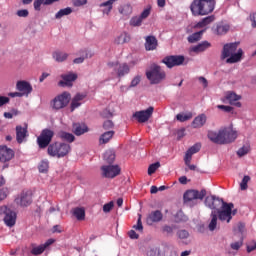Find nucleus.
<instances>
[{
    "mask_svg": "<svg viewBox=\"0 0 256 256\" xmlns=\"http://www.w3.org/2000/svg\"><path fill=\"white\" fill-rule=\"evenodd\" d=\"M205 205L209 207V209H217L219 205H222L221 210L217 211L218 219H220V221H227L230 223L231 219H233V215H237V209L233 210L235 207L233 203H227L215 196L206 197Z\"/></svg>",
    "mask_w": 256,
    "mask_h": 256,
    "instance_id": "f257e3e1",
    "label": "nucleus"
},
{
    "mask_svg": "<svg viewBox=\"0 0 256 256\" xmlns=\"http://www.w3.org/2000/svg\"><path fill=\"white\" fill-rule=\"evenodd\" d=\"M215 0H193L190 11L194 17L209 15L215 11Z\"/></svg>",
    "mask_w": 256,
    "mask_h": 256,
    "instance_id": "f03ea898",
    "label": "nucleus"
},
{
    "mask_svg": "<svg viewBox=\"0 0 256 256\" xmlns=\"http://www.w3.org/2000/svg\"><path fill=\"white\" fill-rule=\"evenodd\" d=\"M237 47H239V43H230L224 45L221 60L224 61V59H226V63L228 64L239 63L243 57V50L238 49L237 51Z\"/></svg>",
    "mask_w": 256,
    "mask_h": 256,
    "instance_id": "7ed1b4c3",
    "label": "nucleus"
},
{
    "mask_svg": "<svg viewBox=\"0 0 256 256\" xmlns=\"http://www.w3.org/2000/svg\"><path fill=\"white\" fill-rule=\"evenodd\" d=\"M146 77L151 85H159L161 81H165L166 74L159 65L152 64L149 69L146 70Z\"/></svg>",
    "mask_w": 256,
    "mask_h": 256,
    "instance_id": "20e7f679",
    "label": "nucleus"
},
{
    "mask_svg": "<svg viewBox=\"0 0 256 256\" xmlns=\"http://www.w3.org/2000/svg\"><path fill=\"white\" fill-rule=\"evenodd\" d=\"M70 151L71 145L67 143L55 142L48 146V155H50V157H58V159L66 157V155H69Z\"/></svg>",
    "mask_w": 256,
    "mask_h": 256,
    "instance_id": "39448f33",
    "label": "nucleus"
},
{
    "mask_svg": "<svg viewBox=\"0 0 256 256\" xmlns=\"http://www.w3.org/2000/svg\"><path fill=\"white\" fill-rule=\"evenodd\" d=\"M69 101H71V94H69V92H63L52 100V109H55L56 111L65 109V107L69 105Z\"/></svg>",
    "mask_w": 256,
    "mask_h": 256,
    "instance_id": "423d86ee",
    "label": "nucleus"
},
{
    "mask_svg": "<svg viewBox=\"0 0 256 256\" xmlns=\"http://www.w3.org/2000/svg\"><path fill=\"white\" fill-rule=\"evenodd\" d=\"M55 132L51 129L42 130L41 134L37 138L38 147L40 149H45L49 147V143L53 140Z\"/></svg>",
    "mask_w": 256,
    "mask_h": 256,
    "instance_id": "0eeeda50",
    "label": "nucleus"
},
{
    "mask_svg": "<svg viewBox=\"0 0 256 256\" xmlns=\"http://www.w3.org/2000/svg\"><path fill=\"white\" fill-rule=\"evenodd\" d=\"M0 215H4V223L7 227H15L17 222V214L7 206L0 207Z\"/></svg>",
    "mask_w": 256,
    "mask_h": 256,
    "instance_id": "6e6552de",
    "label": "nucleus"
},
{
    "mask_svg": "<svg viewBox=\"0 0 256 256\" xmlns=\"http://www.w3.org/2000/svg\"><path fill=\"white\" fill-rule=\"evenodd\" d=\"M102 176L106 179H115L121 174V167L119 165H103L101 167Z\"/></svg>",
    "mask_w": 256,
    "mask_h": 256,
    "instance_id": "1a4fd4ad",
    "label": "nucleus"
},
{
    "mask_svg": "<svg viewBox=\"0 0 256 256\" xmlns=\"http://www.w3.org/2000/svg\"><path fill=\"white\" fill-rule=\"evenodd\" d=\"M221 136H222V145H228L229 143H233L235 139H237L238 133H237V130H234L231 127L222 128Z\"/></svg>",
    "mask_w": 256,
    "mask_h": 256,
    "instance_id": "9d476101",
    "label": "nucleus"
},
{
    "mask_svg": "<svg viewBox=\"0 0 256 256\" xmlns=\"http://www.w3.org/2000/svg\"><path fill=\"white\" fill-rule=\"evenodd\" d=\"M108 67L115 71L118 77H125V75H128L130 71L129 65H127V63L121 64L119 62H110L108 63Z\"/></svg>",
    "mask_w": 256,
    "mask_h": 256,
    "instance_id": "9b49d317",
    "label": "nucleus"
},
{
    "mask_svg": "<svg viewBox=\"0 0 256 256\" xmlns=\"http://www.w3.org/2000/svg\"><path fill=\"white\" fill-rule=\"evenodd\" d=\"M207 191L201 190H188L184 193V203H191V201H197V199L203 200Z\"/></svg>",
    "mask_w": 256,
    "mask_h": 256,
    "instance_id": "f8f14e48",
    "label": "nucleus"
},
{
    "mask_svg": "<svg viewBox=\"0 0 256 256\" xmlns=\"http://www.w3.org/2000/svg\"><path fill=\"white\" fill-rule=\"evenodd\" d=\"M154 108L153 106H150L146 110L137 111L133 114L134 119L138 121V123H147L149 119H151L153 115Z\"/></svg>",
    "mask_w": 256,
    "mask_h": 256,
    "instance_id": "ddd939ff",
    "label": "nucleus"
},
{
    "mask_svg": "<svg viewBox=\"0 0 256 256\" xmlns=\"http://www.w3.org/2000/svg\"><path fill=\"white\" fill-rule=\"evenodd\" d=\"M241 95H237V93L233 91H228L225 93L222 98L223 103H229V105H234V107H241Z\"/></svg>",
    "mask_w": 256,
    "mask_h": 256,
    "instance_id": "4468645a",
    "label": "nucleus"
},
{
    "mask_svg": "<svg viewBox=\"0 0 256 256\" xmlns=\"http://www.w3.org/2000/svg\"><path fill=\"white\" fill-rule=\"evenodd\" d=\"M16 205H20V207H29L31 203H33V198L31 196V191H23L15 198Z\"/></svg>",
    "mask_w": 256,
    "mask_h": 256,
    "instance_id": "2eb2a0df",
    "label": "nucleus"
},
{
    "mask_svg": "<svg viewBox=\"0 0 256 256\" xmlns=\"http://www.w3.org/2000/svg\"><path fill=\"white\" fill-rule=\"evenodd\" d=\"M149 15H151V7L144 9L139 16L132 17L130 19L131 27H141V25H143V21H145Z\"/></svg>",
    "mask_w": 256,
    "mask_h": 256,
    "instance_id": "dca6fc26",
    "label": "nucleus"
},
{
    "mask_svg": "<svg viewBox=\"0 0 256 256\" xmlns=\"http://www.w3.org/2000/svg\"><path fill=\"white\" fill-rule=\"evenodd\" d=\"M60 77L62 79L59 81L60 87H73V82L77 81L78 75L74 72H68Z\"/></svg>",
    "mask_w": 256,
    "mask_h": 256,
    "instance_id": "f3484780",
    "label": "nucleus"
},
{
    "mask_svg": "<svg viewBox=\"0 0 256 256\" xmlns=\"http://www.w3.org/2000/svg\"><path fill=\"white\" fill-rule=\"evenodd\" d=\"M185 62V56H167L163 59V63L166 64V66L169 67V69H171L172 67H177L179 65H183V63Z\"/></svg>",
    "mask_w": 256,
    "mask_h": 256,
    "instance_id": "a211bd4d",
    "label": "nucleus"
},
{
    "mask_svg": "<svg viewBox=\"0 0 256 256\" xmlns=\"http://www.w3.org/2000/svg\"><path fill=\"white\" fill-rule=\"evenodd\" d=\"M16 89L17 91H20L24 97H29L31 93L33 92V86H31V83L20 80L16 83Z\"/></svg>",
    "mask_w": 256,
    "mask_h": 256,
    "instance_id": "6ab92c4d",
    "label": "nucleus"
},
{
    "mask_svg": "<svg viewBox=\"0 0 256 256\" xmlns=\"http://www.w3.org/2000/svg\"><path fill=\"white\" fill-rule=\"evenodd\" d=\"M15 157V152L7 146H0V162L7 163Z\"/></svg>",
    "mask_w": 256,
    "mask_h": 256,
    "instance_id": "aec40b11",
    "label": "nucleus"
},
{
    "mask_svg": "<svg viewBox=\"0 0 256 256\" xmlns=\"http://www.w3.org/2000/svg\"><path fill=\"white\" fill-rule=\"evenodd\" d=\"M29 137V132L27 131V126L23 127L21 125L16 126V141L21 145L25 143Z\"/></svg>",
    "mask_w": 256,
    "mask_h": 256,
    "instance_id": "412c9836",
    "label": "nucleus"
},
{
    "mask_svg": "<svg viewBox=\"0 0 256 256\" xmlns=\"http://www.w3.org/2000/svg\"><path fill=\"white\" fill-rule=\"evenodd\" d=\"M201 151V143H196L192 147H190L185 154L184 163L185 165H189L191 163V159H193V155L195 153H199Z\"/></svg>",
    "mask_w": 256,
    "mask_h": 256,
    "instance_id": "4be33fe9",
    "label": "nucleus"
},
{
    "mask_svg": "<svg viewBox=\"0 0 256 256\" xmlns=\"http://www.w3.org/2000/svg\"><path fill=\"white\" fill-rule=\"evenodd\" d=\"M55 243V240L49 239L44 244H41L39 246L32 245L31 254L32 255H42L44 251L49 247L50 245H53Z\"/></svg>",
    "mask_w": 256,
    "mask_h": 256,
    "instance_id": "5701e85b",
    "label": "nucleus"
},
{
    "mask_svg": "<svg viewBox=\"0 0 256 256\" xmlns=\"http://www.w3.org/2000/svg\"><path fill=\"white\" fill-rule=\"evenodd\" d=\"M163 220V213L160 210L152 211L146 218L147 225L152 223H159Z\"/></svg>",
    "mask_w": 256,
    "mask_h": 256,
    "instance_id": "b1692460",
    "label": "nucleus"
},
{
    "mask_svg": "<svg viewBox=\"0 0 256 256\" xmlns=\"http://www.w3.org/2000/svg\"><path fill=\"white\" fill-rule=\"evenodd\" d=\"M76 55H79V57L75 58L73 60V63L75 65H80V63H83L85 61V59H89V58L93 57V53L88 52L87 49H81L80 51H78L76 53Z\"/></svg>",
    "mask_w": 256,
    "mask_h": 256,
    "instance_id": "393cba45",
    "label": "nucleus"
},
{
    "mask_svg": "<svg viewBox=\"0 0 256 256\" xmlns=\"http://www.w3.org/2000/svg\"><path fill=\"white\" fill-rule=\"evenodd\" d=\"M207 137H208V139H210V141L212 143H216V145H223V138L221 136V129L218 132L213 131V130L208 131Z\"/></svg>",
    "mask_w": 256,
    "mask_h": 256,
    "instance_id": "a878e982",
    "label": "nucleus"
},
{
    "mask_svg": "<svg viewBox=\"0 0 256 256\" xmlns=\"http://www.w3.org/2000/svg\"><path fill=\"white\" fill-rule=\"evenodd\" d=\"M205 123H207V116L205 114H200L192 121V127L193 129H201Z\"/></svg>",
    "mask_w": 256,
    "mask_h": 256,
    "instance_id": "bb28decb",
    "label": "nucleus"
},
{
    "mask_svg": "<svg viewBox=\"0 0 256 256\" xmlns=\"http://www.w3.org/2000/svg\"><path fill=\"white\" fill-rule=\"evenodd\" d=\"M83 99H85V94H76L71 102V111L81 107L83 105Z\"/></svg>",
    "mask_w": 256,
    "mask_h": 256,
    "instance_id": "cd10ccee",
    "label": "nucleus"
},
{
    "mask_svg": "<svg viewBox=\"0 0 256 256\" xmlns=\"http://www.w3.org/2000/svg\"><path fill=\"white\" fill-rule=\"evenodd\" d=\"M146 51H155L157 49V38L155 36H147L145 43Z\"/></svg>",
    "mask_w": 256,
    "mask_h": 256,
    "instance_id": "c85d7f7f",
    "label": "nucleus"
},
{
    "mask_svg": "<svg viewBox=\"0 0 256 256\" xmlns=\"http://www.w3.org/2000/svg\"><path fill=\"white\" fill-rule=\"evenodd\" d=\"M209 47H211V43H209L208 41H203V42L199 43L198 45L192 47L191 51L193 53H203V51H207V49H209Z\"/></svg>",
    "mask_w": 256,
    "mask_h": 256,
    "instance_id": "c756f323",
    "label": "nucleus"
},
{
    "mask_svg": "<svg viewBox=\"0 0 256 256\" xmlns=\"http://www.w3.org/2000/svg\"><path fill=\"white\" fill-rule=\"evenodd\" d=\"M118 11L123 17H129L133 13V6L131 4H124L118 8Z\"/></svg>",
    "mask_w": 256,
    "mask_h": 256,
    "instance_id": "7c9ffc66",
    "label": "nucleus"
},
{
    "mask_svg": "<svg viewBox=\"0 0 256 256\" xmlns=\"http://www.w3.org/2000/svg\"><path fill=\"white\" fill-rule=\"evenodd\" d=\"M61 0H35L34 1V9L35 11H41V5H53V3H57Z\"/></svg>",
    "mask_w": 256,
    "mask_h": 256,
    "instance_id": "2f4dec72",
    "label": "nucleus"
},
{
    "mask_svg": "<svg viewBox=\"0 0 256 256\" xmlns=\"http://www.w3.org/2000/svg\"><path fill=\"white\" fill-rule=\"evenodd\" d=\"M52 57L54 60L57 61V63H63V61H67L69 54H67L66 52L55 51L52 53Z\"/></svg>",
    "mask_w": 256,
    "mask_h": 256,
    "instance_id": "473e14b6",
    "label": "nucleus"
},
{
    "mask_svg": "<svg viewBox=\"0 0 256 256\" xmlns=\"http://www.w3.org/2000/svg\"><path fill=\"white\" fill-rule=\"evenodd\" d=\"M113 135H115L114 131H107V132L103 133L99 138L100 145H105V144L109 143V141H111V139H113Z\"/></svg>",
    "mask_w": 256,
    "mask_h": 256,
    "instance_id": "72a5a7b5",
    "label": "nucleus"
},
{
    "mask_svg": "<svg viewBox=\"0 0 256 256\" xmlns=\"http://www.w3.org/2000/svg\"><path fill=\"white\" fill-rule=\"evenodd\" d=\"M73 129L77 136L83 135L89 131V128H87L85 124H74Z\"/></svg>",
    "mask_w": 256,
    "mask_h": 256,
    "instance_id": "f704fd0d",
    "label": "nucleus"
},
{
    "mask_svg": "<svg viewBox=\"0 0 256 256\" xmlns=\"http://www.w3.org/2000/svg\"><path fill=\"white\" fill-rule=\"evenodd\" d=\"M115 1L117 0H108L100 4V7H106L102 10V13H104V15H109V13H111L113 9V3H115Z\"/></svg>",
    "mask_w": 256,
    "mask_h": 256,
    "instance_id": "c9c22d12",
    "label": "nucleus"
},
{
    "mask_svg": "<svg viewBox=\"0 0 256 256\" xmlns=\"http://www.w3.org/2000/svg\"><path fill=\"white\" fill-rule=\"evenodd\" d=\"M72 214L78 221H83L85 219V209L84 208H74Z\"/></svg>",
    "mask_w": 256,
    "mask_h": 256,
    "instance_id": "e433bc0d",
    "label": "nucleus"
},
{
    "mask_svg": "<svg viewBox=\"0 0 256 256\" xmlns=\"http://www.w3.org/2000/svg\"><path fill=\"white\" fill-rule=\"evenodd\" d=\"M71 13H73V8H71V7H66V8L60 9L55 14V19H61L67 15H71Z\"/></svg>",
    "mask_w": 256,
    "mask_h": 256,
    "instance_id": "4c0bfd02",
    "label": "nucleus"
},
{
    "mask_svg": "<svg viewBox=\"0 0 256 256\" xmlns=\"http://www.w3.org/2000/svg\"><path fill=\"white\" fill-rule=\"evenodd\" d=\"M103 159L106 163L111 165L115 161V151L113 150H107L104 153Z\"/></svg>",
    "mask_w": 256,
    "mask_h": 256,
    "instance_id": "58836bf2",
    "label": "nucleus"
},
{
    "mask_svg": "<svg viewBox=\"0 0 256 256\" xmlns=\"http://www.w3.org/2000/svg\"><path fill=\"white\" fill-rule=\"evenodd\" d=\"M59 137L60 139H62L63 141H67L68 143H73V141H75V136L68 132H60Z\"/></svg>",
    "mask_w": 256,
    "mask_h": 256,
    "instance_id": "ea45409f",
    "label": "nucleus"
},
{
    "mask_svg": "<svg viewBox=\"0 0 256 256\" xmlns=\"http://www.w3.org/2000/svg\"><path fill=\"white\" fill-rule=\"evenodd\" d=\"M249 151H251V145L244 144L241 148L238 149L237 155L238 157H245V155L249 154Z\"/></svg>",
    "mask_w": 256,
    "mask_h": 256,
    "instance_id": "a19ab883",
    "label": "nucleus"
},
{
    "mask_svg": "<svg viewBox=\"0 0 256 256\" xmlns=\"http://www.w3.org/2000/svg\"><path fill=\"white\" fill-rule=\"evenodd\" d=\"M203 33H205V30H201L199 32H195L192 35H190L188 37V42L189 43H197V41H199L203 35Z\"/></svg>",
    "mask_w": 256,
    "mask_h": 256,
    "instance_id": "79ce46f5",
    "label": "nucleus"
},
{
    "mask_svg": "<svg viewBox=\"0 0 256 256\" xmlns=\"http://www.w3.org/2000/svg\"><path fill=\"white\" fill-rule=\"evenodd\" d=\"M177 121H180V123H185V121H189L190 119H193V114L191 112L189 113H180L176 116Z\"/></svg>",
    "mask_w": 256,
    "mask_h": 256,
    "instance_id": "37998d69",
    "label": "nucleus"
},
{
    "mask_svg": "<svg viewBox=\"0 0 256 256\" xmlns=\"http://www.w3.org/2000/svg\"><path fill=\"white\" fill-rule=\"evenodd\" d=\"M229 29H230L229 25H227V24H219L216 27V33L218 35H227V33H229Z\"/></svg>",
    "mask_w": 256,
    "mask_h": 256,
    "instance_id": "c03bdc74",
    "label": "nucleus"
},
{
    "mask_svg": "<svg viewBox=\"0 0 256 256\" xmlns=\"http://www.w3.org/2000/svg\"><path fill=\"white\" fill-rule=\"evenodd\" d=\"M209 231H215L217 229V213L215 211H212L211 213V221L208 225Z\"/></svg>",
    "mask_w": 256,
    "mask_h": 256,
    "instance_id": "a18cd8bd",
    "label": "nucleus"
},
{
    "mask_svg": "<svg viewBox=\"0 0 256 256\" xmlns=\"http://www.w3.org/2000/svg\"><path fill=\"white\" fill-rule=\"evenodd\" d=\"M130 39L131 38L128 36V34L124 32L115 39V43L118 45H123V43H129Z\"/></svg>",
    "mask_w": 256,
    "mask_h": 256,
    "instance_id": "49530a36",
    "label": "nucleus"
},
{
    "mask_svg": "<svg viewBox=\"0 0 256 256\" xmlns=\"http://www.w3.org/2000/svg\"><path fill=\"white\" fill-rule=\"evenodd\" d=\"M215 21V16H207L206 18L202 19L200 22H198V27H207L210 23H213Z\"/></svg>",
    "mask_w": 256,
    "mask_h": 256,
    "instance_id": "de8ad7c7",
    "label": "nucleus"
},
{
    "mask_svg": "<svg viewBox=\"0 0 256 256\" xmlns=\"http://www.w3.org/2000/svg\"><path fill=\"white\" fill-rule=\"evenodd\" d=\"M251 181V177L250 176H244L241 183H240V189L241 191H247L248 189V183Z\"/></svg>",
    "mask_w": 256,
    "mask_h": 256,
    "instance_id": "09e8293b",
    "label": "nucleus"
},
{
    "mask_svg": "<svg viewBox=\"0 0 256 256\" xmlns=\"http://www.w3.org/2000/svg\"><path fill=\"white\" fill-rule=\"evenodd\" d=\"M38 169L40 173H47L49 171V161L48 160H43L40 162Z\"/></svg>",
    "mask_w": 256,
    "mask_h": 256,
    "instance_id": "8fccbe9b",
    "label": "nucleus"
},
{
    "mask_svg": "<svg viewBox=\"0 0 256 256\" xmlns=\"http://www.w3.org/2000/svg\"><path fill=\"white\" fill-rule=\"evenodd\" d=\"M160 167H161V163L159 162L151 164L148 167V175H153V173H155V171H157V169H159Z\"/></svg>",
    "mask_w": 256,
    "mask_h": 256,
    "instance_id": "3c124183",
    "label": "nucleus"
},
{
    "mask_svg": "<svg viewBox=\"0 0 256 256\" xmlns=\"http://www.w3.org/2000/svg\"><path fill=\"white\" fill-rule=\"evenodd\" d=\"M19 115V111L13 109L11 112H5L4 117L5 119H13V117H17Z\"/></svg>",
    "mask_w": 256,
    "mask_h": 256,
    "instance_id": "603ef678",
    "label": "nucleus"
},
{
    "mask_svg": "<svg viewBox=\"0 0 256 256\" xmlns=\"http://www.w3.org/2000/svg\"><path fill=\"white\" fill-rule=\"evenodd\" d=\"M8 195H9V189L8 188L0 189V201H4V199H7Z\"/></svg>",
    "mask_w": 256,
    "mask_h": 256,
    "instance_id": "864d4df0",
    "label": "nucleus"
},
{
    "mask_svg": "<svg viewBox=\"0 0 256 256\" xmlns=\"http://www.w3.org/2000/svg\"><path fill=\"white\" fill-rule=\"evenodd\" d=\"M242 246H243V241L233 242L230 245L231 249H233L234 251H239V249H241Z\"/></svg>",
    "mask_w": 256,
    "mask_h": 256,
    "instance_id": "5fc2aeb1",
    "label": "nucleus"
},
{
    "mask_svg": "<svg viewBox=\"0 0 256 256\" xmlns=\"http://www.w3.org/2000/svg\"><path fill=\"white\" fill-rule=\"evenodd\" d=\"M217 109H220L221 111H224V113H231V111H233V107L225 106V105H218Z\"/></svg>",
    "mask_w": 256,
    "mask_h": 256,
    "instance_id": "6e6d98bb",
    "label": "nucleus"
},
{
    "mask_svg": "<svg viewBox=\"0 0 256 256\" xmlns=\"http://www.w3.org/2000/svg\"><path fill=\"white\" fill-rule=\"evenodd\" d=\"M16 15L18 16V17H29V10H27V9H22V10H18L17 12H16Z\"/></svg>",
    "mask_w": 256,
    "mask_h": 256,
    "instance_id": "4d7b16f0",
    "label": "nucleus"
},
{
    "mask_svg": "<svg viewBox=\"0 0 256 256\" xmlns=\"http://www.w3.org/2000/svg\"><path fill=\"white\" fill-rule=\"evenodd\" d=\"M113 207H114L113 201H111V202L105 204V205L103 206V211H104V213H110V212H111V209H113Z\"/></svg>",
    "mask_w": 256,
    "mask_h": 256,
    "instance_id": "13d9d810",
    "label": "nucleus"
},
{
    "mask_svg": "<svg viewBox=\"0 0 256 256\" xmlns=\"http://www.w3.org/2000/svg\"><path fill=\"white\" fill-rule=\"evenodd\" d=\"M179 239H187L189 237V232L187 230H180L178 232Z\"/></svg>",
    "mask_w": 256,
    "mask_h": 256,
    "instance_id": "bf43d9fd",
    "label": "nucleus"
},
{
    "mask_svg": "<svg viewBox=\"0 0 256 256\" xmlns=\"http://www.w3.org/2000/svg\"><path fill=\"white\" fill-rule=\"evenodd\" d=\"M9 101H11V99H9V97L0 95V107H3V105H7V103H9Z\"/></svg>",
    "mask_w": 256,
    "mask_h": 256,
    "instance_id": "052dcab7",
    "label": "nucleus"
},
{
    "mask_svg": "<svg viewBox=\"0 0 256 256\" xmlns=\"http://www.w3.org/2000/svg\"><path fill=\"white\" fill-rule=\"evenodd\" d=\"M187 219V216H185L183 212H178L176 214V221H187Z\"/></svg>",
    "mask_w": 256,
    "mask_h": 256,
    "instance_id": "680f3d73",
    "label": "nucleus"
},
{
    "mask_svg": "<svg viewBox=\"0 0 256 256\" xmlns=\"http://www.w3.org/2000/svg\"><path fill=\"white\" fill-rule=\"evenodd\" d=\"M134 229H136V231H143V223L141 222V216H139L137 220V225H134Z\"/></svg>",
    "mask_w": 256,
    "mask_h": 256,
    "instance_id": "e2e57ef3",
    "label": "nucleus"
},
{
    "mask_svg": "<svg viewBox=\"0 0 256 256\" xmlns=\"http://www.w3.org/2000/svg\"><path fill=\"white\" fill-rule=\"evenodd\" d=\"M198 81H199V83H201V85L204 87V89H206V87L209 85V82L203 76H200L198 78Z\"/></svg>",
    "mask_w": 256,
    "mask_h": 256,
    "instance_id": "0e129e2a",
    "label": "nucleus"
},
{
    "mask_svg": "<svg viewBox=\"0 0 256 256\" xmlns=\"http://www.w3.org/2000/svg\"><path fill=\"white\" fill-rule=\"evenodd\" d=\"M82 5H87V0H74L75 7H82Z\"/></svg>",
    "mask_w": 256,
    "mask_h": 256,
    "instance_id": "69168bd1",
    "label": "nucleus"
},
{
    "mask_svg": "<svg viewBox=\"0 0 256 256\" xmlns=\"http://www.w3.org/2000/svg\"><path fill=\"white\" fill-rule=\"evenodd\" d=\"M104 129H113V121L107 120L103 124Z\"/></svg>",
    "mask_w": 256,
    "mask_h": 256,
    "instance_id": "338daca9",
    "label": "nucleus"
},
{
    "mask_svg": "<svg viewBox=\"0 0 256 256\" xmlns=\"http://www.w3.org/2000/svg\"><path fill=\"white\" fill-rule=\"evenodd\" d=\"M250 20L252 21V27H256V13L250 15Z\"/></svg>",
    "mask_w": 256,
    "mask_h": 256,
    "instance_id": "774afa93",
    "label": "nucleus"
}]
</instances>
